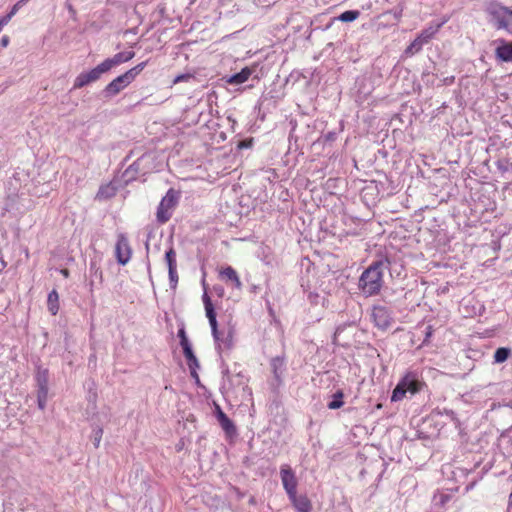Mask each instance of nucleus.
I'll use <instances>...</instances> for the list:
<instances>
[{
	"label": "nucleus",
	"mask_w": 512,
	"mask_h": 512,
	"mask_svg": "<svg viewBox=\"0 0 512 512\" xmlns=\"http://www.w3.org/2000/svg\"><path fill=\"white\" fill-rule=\"evenodd\" d=\"M447 22V19H444L440 23L431 24L424 30L420 32V34L415 38L417 41H420V44L424 46L427 44L434 36L438 33L440 28Z\"/></svg>",
	"instance_id": "nucleus-13"
},
{
	"label": "nucleus",
	"mask_w": 512,
	"mask_h": 512,
	"mask_svg": "<svg viewBox=\"0 0 512 512\" xmlns=\"http://www.w3.org/2000/svg\"><path fill=\"white\" fill-rule=\"evenodd\" d=\"M180 194V191L170 188L163 196L156 211V220L159 224H165L171 219L179 203Z\"/></svg>",
	"instance_id": "nucleus-2"
},
{
	"label": "nucleus",
	"mask_w": 512,
	"mask_h": 512,
	"mask_svg": "<svg viewBox=\"0 0 512 512\" xmlns=\"http://www.w3.org/2000/svg\"><path fill=\"white\" fill-rule=\"evenodd\" d=\"M147 65V61H143L136 66L132 67L131 69L127 70V74L131 77V79L134 81L136 77L144 70V68Z\"/></svg>",
	"instance_id": "nucleus-25"
},
{
	"label": "nucleus",
	"mask_w": 512,
	"mask_h": 512,
	"mask_svg": "<svg viewBox=\"0 0 512 512\" xmlns=\"http://www.w3.org/2000/svg\"><path fill=\"white\" fill-rule=\"evenodd\" d=\"M116 194V188L112 184H106L100 187L97 192L96 198L99 200H106Z\"/></svg>",
	"instance_id": "nucleus-20"
},
{
	"label": "nucleus",
	"mask_w": 512,
	"mask_h": 512,
	"mask_svg": "<svg viewBox=\"0 0 512 512\" xmlns=\"http://www.w3.org/2000/svg\"><path fill=\"white\" fill-rule=\"evenodd\" d=\"M489 14L497 22V29L512 32V10L501 5H493L489 8Z\"/></svg>",
	"instance_id": "nucleus-5"
},
{
	"label": "nucleus",
	"mask_w": 512,
	"mask_h": 512,
	"mask_svg": "<svg viewBox=\"0 0 512 512\" xmlns=\"http://www.w3.org/2000/svg\"><path fill=\"white\" fill-rule=\"evenodd\" d=\"M216 417L221 428L228 436L236 434V426L233 421L221 410L219 406H216Z\"/></svg>",
	"instance_id": "nucleus-14"
},
{
	"label": "nucleus",
	"mask_w": 512,
	"mask_h": 512,
	"mask_svg": "<svg viewBox=\"0 0 512 512\" xmlns=\"http://www.w3.org/2000/svg\"><path fill=\"white\" fill-rule=\"evenodd\" d=\"M4 267H5V262H4V261H1V262H0V270H2Z\"/></svg>",
	"instance_id": "nucleus-41"
},
{
	"label": "nucleus",
	"mask_w": 512,
	"mask_h": 512,
	"mask_svg": "<svg viewBox=\"0 0 512 512\" xmlns=\"http://www.w3.org/2000/svg\"><path fill=\"white\" fill-rule=\"evenodd\" d=\"M133 80L127 74V72L117 76L104 88V93L107 97H113L128 87Z\"/></svg>",
	"instance_id": "nucleus-8"
},
{
	"label": "nucleus",
	"mask_w": 512,
	"mask_h": 512,
	"mask_svg": "<svg viewBox=\"0 0 512 512\" xmlns=\"http://www.w3.org/2000/svg\"><path fill=\"white\" fill-rule=\"evenodd\" d=\"M110 71V68L106 64L105 60L98 64L93 69L80 73L74 80L73 88L81 89L90 83L96 82L101 78L104 73Z\"/></svg>",
	"instance_id": "nucleus-4"
},
{
	"label": "nucleus",
	"mask_w": 512,
	"mask_h": 512,
	"mask_svg": "<svg viewBox=\"0 0 512 512\" xmlns=\"http://www.w3.org/2000/svg\"><path fill=\"white\" fill-rule=\"evenodd\" d=\"M47 308L52 315H56L59 311V294L55 289L48 294Z\"/></svg>",
	"instance_id": "nucleus-18"
},
{
	"label": "nucleus",
	"mask_w": 512,
	"mask_h": 512,
	"mask_svg": "<svg viewBox=\"0 0 512 512\" xmlns=\"http://www.w3.org/2000/svg\"><path fill=\"white\" fill-rule=\"evenodd\" d=\"M280 477L288 497H294V493H297L298 483L294 471L288 464L281 466Z\"/></svg>",
	"instance_id": "nucleus-6"
},
{
	"label": "nucleus",
	"mask_w": 512,
	"mask_h": 512,
	"mask_svg": "<svg viewBox=\"0 0 512 512\" xmlns=\"http://www.w3.org/2000/svg\"><path fill=\"white\" fill-rule=\"evenodd\" d=\"M134 56L135 53L133 51L119 52L115 54L113 57L105 59V62L111 70L113 67L117 65L130 61L134 58Z\"/></svg>",
	"instance_id": "nucleus-15"
},
{
	"label": "nucleus",
	"mask_w": 512,
	"mask_h": 512,
	"mask_svg": "<svg viewBox=\"0 0 512 512\" xmlns=\"http://www.w3.org/2000/svg\"><path fill=\"white\" fill-rule=\"evenodd\" d=\"M39 388L37 392V401H38V407L41 410H44L46 406V401L48 397V386H47V379L46 376H43V379L39 378Z\"/></svg>",
	"instance_id": "nucleus-17"
},
{
	"label": "nucleus",
	"mask_w": 512,
	"mask_h": 512,
	"mask_svg": "<svg viewBox=\"0 0 512 512\" xmlns=\"http://www.w3.org/2000/svg\"><path fill=\"white\" fill-rule=\"evenodd\" d=\"M182 349H183V354H184L187 362L196 358L195 354L193 353L191 345L182 347Z\"/></svg>",
	"instance_id": "nucleus-30"
},
{
	"label": "nucleus",
	"mask_w": 512,
	"mask_h": 512,
	"mask_svg": "<svg viewBox=\"0 0 512 512\" xmlns=\"http://www.w3.org/2000/svg\"><path fill=\"white\" fill-rule=\"evenodd\" d=\"M289 499L297 512H310L312 509L311 502L305 495L298 496L297 493H294V497H289Z\"/></svg>",
	"instance_id": "nucleus-16"
},
{
	"label": "nucleus",
	"mask_w": 512,
	"mask_h": 512,
	"mask_svg": "<svg viewBox=\"0 0 512 512\" xmlns=\"http://www.w3.org/2000/svg\"><path fill=\"white\" fill-rule=\"evenodd\" d=\"M169 279L172 284V287H175L178 282V274L177 269H168Z\"/></svg>",
	"instance_id": "nucleus-33"
},
{
	"label": "nucleus",
	"mask_w": 512,
	"mask_h": 512,
	"mask_svg": "<svg viewBox=\"0 0 512 512\" xmlns=\"http://www.w3.org/2000/svg\"><path fill=\"white\" fill-rule=\"evenodd\" d=\"M508 509H512V490L508 497Z\"/></svg>",
	"instance_id": "nucleus-39"
},
{
	"label": "nucleus",
	"mask_w": 512,
	"mask_h": 512,
	"mask_svg": "<svg viewBox=\"0 0 512 512\" xmlns=\"http://www.w3.org/2000/svg\"><path fill=\"white\" fill-rule=\"evenodd\" d=\"M511 355V349L506 347L498 348L494 353V362L495 363H503L505 362L509 356Z\"/></svg>",
	"instance_id": "nucleus-21"
},
{
	"label": "nucleus",
	"mask_w": 512,
	"mask_h": 512,
	"mask_svg": "<svg viewBox=\"0 0 512 512\" xmlns=\"http://www.w3.org/2000/svg\"><path fill=\"white\" fill-rule=\"evenodd\" d=\"M178 337L180 339V345L181 347H185V346H188V345H191L188 338H187V335H186V331H185V328L182 327L178 330Z\"/></svg>",
	"instance_id": "nucleus-28"
},
{
	"label": "nucleus",
	"mask_w": 512,
	"mask_h": 512,
	"mask_svg": "<svg viewBox=\"0 0 512 512\" xmlns=\"http://www.w3.org/2000/svg\"><path fill=\"white\" fill-rule=\"evenodd\" d=\"M61 274H62L64 277H66V278H67V277L69 276V271H68V269H62V270H61Z\"/></svg>",
	"instance_id": "nucleus-40"
},
{
	"label": "nucleus",
	"mask_w": 512,
	"mask_h": 512,
	"mask_svg": "<svg viewBox=\"0 0 512 512\" xmlns=\"http://www.w3.org/2000/svg\"><path fill=\"white\" fill-rule=\"evenodd\" d=\"M203 303L205 307L206 317L209 320L212 335L216 341L219 340L218 323L216 319V312L209 295L205 292L203 294Z\"/></svg>",
	"instance_id": "nucleus-10"
},
{
	"label": "nucleus",
	"mask_w": 512,
	"mask_h": 512,
	"mask_svg": "<svg viewBox=\"0 0 512 512\" xmlns=\"http://www.w3.org/2000/svg\"><path fill=\"white\" fill-rule=\"evenodd\" d=\"M115 254L118 263H120L121 265L127 264L131 258L132 250L129 245L128 239L123 234L118 236L117 243L115 246Z\"/></svg>",
	"instance_id": "nucleus-9"
},
{
	"label": "nucleus",
	"mask_w": 512,
	"mask_h": 512,
	"mask_svg": "<svg viewBox=\"0 0 512 512\" xmlns=\"http://www.w3.org/2000/svg\"><path fill=\"white\" fill-rule=\"evenodd\" d=\"M187 365L189 367V370H190V374L191 376L196 379V381H199V376H198V373H197V369L199 368V361L196 358L190 360L187 362Z\"/></svg>",
	"instance_id": "nucleus-26"
},
{
	"label": "nucleus",
	"mask_w": 512,
	"mask_h": 512,
	"mask_svg": "<svg viewBox=\"0 0 512 512\" xmlns=\"http://www.w3.org/2000/svg\"><path fill=\"white\" fill-rule=\"evenodd\" d=\"M165 260L168 265V269H177L176 252L173 247L166 251Z\"/></svg>",
	"instance_id": "nucleus-23"
},
{
	"label": "nucleus",
	"mask_w": 512,
	"mask_h": 512,
	"mask_svg": "<svg viewBox=\"0 0 512 512\" xmlns=\"http://www.w3.org/2000/svg\"><path fill=\"white\" fill-rule=\"evenodd\" d=\"M251 73V70L248 67H245L239 73L232 75L229 78L228 83L235 85L242 84L249 79Z\"/></svg>",
	"instance_id": "nucleus-19"
},
{
	"label": "nucleus",
	"mask_w": 512,
	"mask_h": 512,
	"mask_svg": "<svg viewBox=\"0 0 512 512\" xmlns=\"http://www.w3.org/2000/svg\"><path fill=\"white\" fill-rule=\"evenodd\" d=\"M27 0H20L14 6L12 7L11 11L6 15L9 16L10 19L18 12L20 7L26 2Z\"/></svg>",
	"instance_id": "nucleus-32"
},
{
	"label": "nucleus",
	"mask_w": 512,
	"mask_h": 512,
	"mask_svg": "<svg viewBox=\"0 0 512 512\" xmlns=\"http://www.w3.org/2000/svg\"><path fill=\"white\" fill-rule=\"evenodd\" d=\"M191 78L190 74H180L173 80V84H177L179 82L188 81Z\"/></svg>",
	"instance_id": "nucleus-34"
},
{
	"label": "nucleus",
	"mask_w": 512,
	"mask_h": 512,
	"mask_svg": "<svg viewBox=\"0 0 512 512\" xmlns=\"http://www.w3.org/2000/svg\"><path fill=\"white\" fill-rule=\"evenodd\" d=\"M27 0H20L14 6L12 7L11 11L6 15L9 16L10 19L18 12L20 7L26 2Z\"/></svg>",
	"instance_id": "nucleus-31"
},
{
	"label": "nucleus",
	"mask_w": 512,
	"mask_h": 512,
	"mask_svg": "<svg viewBox=\"0 0 512 512\" xmlns=\"http://www.w3.org/2000/svg\"><path fill=\"white\" fill-rule=\"evenodd\" d=\"M497 43L498 46L495 50L496 58L503 62H512V42L499 39L497 40Z\"/></svg>",
	"instance_id": "nucleus-12"
},
{
	"label": "nucleus",
	"mask_w": 512,
	"mask_h": 512,
	"mask_svg": "<svg viewBox=\"0 0 512 512\" xmlns=\"http://www.w3.org/2000/svg\"><path fill=\"white\" fill-rule=\"evenodd\" d=\"M371 316L375 326H377L381 330L388 329L393 322L391 312L385 306H374L372 309Z\"/></svg>",
	"instance_id": "nucleus-7"
},
{
	"label": "nucleus",
	"mask_w": 512,
	"mask_h": 512,
	"mask_svg": "<svg viewBox=\"0 0 512 512\" xmlns=\"http://www.w3.org/2000/svg\"><path fill=\"white\" fill-rule=\"evenodd\" d=\"M432 333H433L432 326H428L424 342L428 341V339L431 337Z\"/></svg>",
	"instance_id": "nucleus-38"
},
{
	"label": "nucleus",
	"mask_w": 512,
	"mask_h": 512,
	"mask_svg": "<svg viewBox=\"0 0 512 512\" xmlns=\"http://www.w3.org/2000/svg\"><path fill=\"white\" fill-rule=\"evenodd\" d=\"M389 264L387 258L374 261L359 278V289L367 297L378 295L382 289L383 270Z\"/></svg>",
	"instance_id": "nucleus-1"
},
{
	"label": "nucleus",
	"mask_w": 512,
	"mask_h": 512,
	"mask_svg": "<svg viewBox=\"0 0 512 512\" xmlns=\"http://www.w3.org/2000/svg\"><path fill=\"white\" fill-rule=\"evenodd\" d=\"M182 349H183V354H184L187 362L196 358L195 354L193 353L191 345L182 347Z\"/></svg>",
	"instance_id": "nucleus-29"
},
{
	"label": "nucleus",
	"mask_w": 512,
	"mask_h": 512,
	"mask_svg": "<svg viewBox=\"0 0 512 512\" xmlns=\"http://www.w3.org/2000/svg\"><path fill=\"white\" fill-rule=\"evenodd\" d=\"M360 16V12L358 10H347L340 14L338 19L342 22H352L356 20Z\"/></svg>",
	"instance_id": "nucleus-24"
},
{
	"label": "nucleus",
	"mask_w": 512,
	"mask_h": 512,
	"mask_svg": "<svg viewBox=\"0 0 512 512\" xmlns=\"http://www.w3.org/2000/svg\"><path fill=\"white\" fill-rule=\"evenodd\" d=\"M219 277L225 283L231 284L237 290L242 289V282L240 280V277H239L237 271L233 267H231V266L222 267L219 270Z\"/></svg>",
	"instance_id": "nucleus-11"
},
{
	"label": "nucleus",
	"mask_w": 512,
	"mask_h": 512,
	"mask_svg": "<svg viewBox=\"0 0 512 512\" xmlns=\"http://www.w3.org/2000/svg\"><path fill=\"white\" fill-rule=\"evenodd\" d=\"M423 385L424 383L419 380L417 373L407 372L393 390L391 400L400 401L407 392L416 394L422 389Z\"/></svg>",
	"instance_id": "nucleus-3"
},
{
	"label": "nucleus",
	"mask_w": 512,
	"mask_h": 512,
	"mask_svg": "<svg viewBox=\"0 0 512 512\" xmlns=\"http://www.w3.org/2000/svg\"><path fill=\"white\" fill-rule=\"evenodd\" d=\"M90 268H91V270H94L95 275L99 277L100 281H102L103 280L102 270L99 267H97L95 263H91Z\"/></svg>",
	"instance_id": "nucleus-35"
},
{
	"label": "nucleus",
	"mask_w": 512,
	"mask_h": 512,
	"mask_svg": "<svg viewBox=\"0 0 512 512\" xmlns=\"http://www.w3.org/2000/svg\"><path fill=\"white\" fill-rule=\"evenodd\" d=\"M282 364H283V362L279 358L273 359L272 365L274 367L275 374H277L278 367H281Z\"/></svg>",
	"instance_id": "nucleus-36"
},
{
	"label": "nucleus",
	"mask_w": 512,
	"mask_h": 512,
	"mask_svg": "<svg viewBox=\"0 0 512 512\" xmlns=\"http://www.w3.org/2000/svg\"><path fill=\"white\" fill-rule=\"evenodd\" d=\"M422 45L420 44V41H417L414 39L410 45L406 48L405 54L406 55H414L415 53H418L422 49Z\"/></svg>",
	"instance_id": "nucleus-27"
},
{
	"label": "nucleus",
	"mask_w": 512,
	"mask_h": 512,
	"mask_svg": "<svg viewBox=\"0 0 512 512\" xmlns=\"http://www.w3.org/2000/svg\"><path fill=\"white\" fill-rule=\"evenodd\" d=\"M9 42H10V39H9V37H8L7 35H4V36L1 38V45H2L3 47H7V46H8V44H9Z\"/></svg>",
	"instance_id": "nucleus-37"
},
{
	"label": "nucleus",
	"mask_w": 512,
	"mask_h": 512,
	"mask_svg": "<svg viewBox=\"0 0 512 512\" xmlns=\"http://www.w3.org/2000/svg\"><path fill=\"white\" fill-rule=\"evenodd\" d=\"M343 397H344L343 391H341V390L336 391L333 395V400L330 403H328V408L332 409V410L341 408L344 405V402L342 400Z\"/></svg>",
	"instance_id": "nucleus-22"
}]
</instances>
